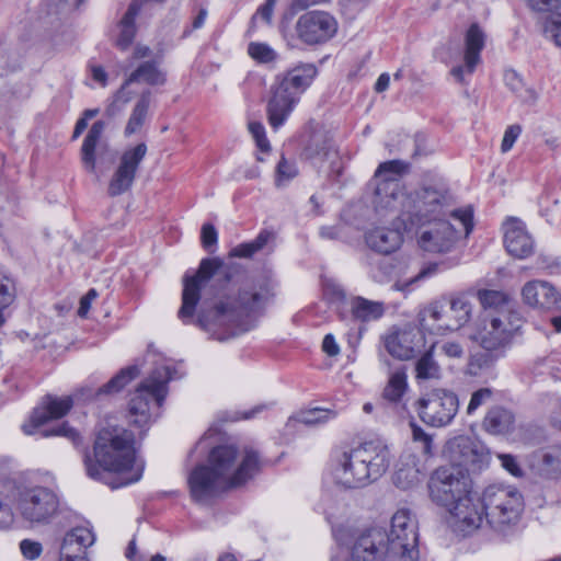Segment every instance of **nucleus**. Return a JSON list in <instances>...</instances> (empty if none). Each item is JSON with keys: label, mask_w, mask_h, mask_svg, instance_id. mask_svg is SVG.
Listing matches in <instances>:
<instances>
[{"label": "nucleus", "mask_w": 561, "mask_h": 561, "mask_svg": "<svg viewBox=\"0 0 561 561\" xmlns=\"http://www.w3.org/2000/svg\"><path fill=\"white\" fill-rule=\"evenodd\" d=\"M224 262L219 257H205L193 275L183 277L182 306L178 312L185 323H192L196 306L201 299V290L215 275L220 276L224 293L208 306L204 302L198 312L196 324L213 339L227 341L248 330L245 320L262 311L273 293L267 280L245 283L234 288L232 275L222 271Z\"/></svg>", "instance_id": "obj_1"}, {"label": "nucleus", "mask_w": 561, "mask_h": 561, "mask_svg": "<svg viewBox=\"0 0 561 561\" xmlns=\"http://www.w3.org/2000/svg\"><path fill=\"white\" fill-rule=\"evenodd\" d=\"M238 449L233 445H218L210 449L208 463L196 466L188 476L191 495L202 502L221 486L236 488L252 479L261 469L262 460L257 450L245 446L238 463Z\"/></svg>", "instance_id": "obj_2"}, {"label": "nucleus", "mask_w": 561, "mask_h": 561, "mask_svg": "<svg viewBox=\"0 0 561 561\" xmlns=\"http://www.w3.org/2000/svg\"><path fill=\"white\" fill-rule=\"evenodd\" d=\"M134 440L133 432L126 428H101L93 447L95 462L88 454L84 456L88 476L94 480H103L105 472L118 473L116 482L110 483L112 489L138 482L142 477L144 462L136 458Z\"/></svg>", "instance_id": "obj_3"}, {"label": "nucleus", "mask_w": 561, "mask_h": 561, "mask_svg": "<svg viewBox=\"0 0 561 561\" xmlns=\"http://www.w3.org/2000/svg\"><path fill=\"white\" fill-rule=\"evenodd\" d=\"M389 466L388 447L380 442H365L334 455L332 476L344 489H359L377 481Z\"/></svg>", "instance_id": "obj_4"}, {"label": "nucleus", "mask_w": 561, "mask_h": 561, "mask_svg": "<svg viewBox=\"0 0 561 561\" xmlns=\"http://www.w3.org/2000/svg\"><path fill=\"white\" fill-rule=\"evenodd\" d=\"M447 193L448 190L444 184L424 185L409 194L403 193L399 198L397 218L404 231L411 232L414 227L438 217L447 204Z\"/></svg>", "instance_id": "obj_5"}, {"label": "nucleus", "mask_w": 561, "mask_h": 561, "mask_svg": "<svg viewBox=\"0 0 561 561\" xmlns=\"http://www.w3.org/2000/svg\"><path fill=\"white\" fill-rule=\"evenodd\" d=\"M485 523L495 531L503 533L516 525L524 510L522 493L514 486L492 484L482 493Z\"/></svg>", "instance_id": "obj_6"}, {"label": "nucleus", "mask_w": 561, "mask_h": 561, "mask_svg": "<svg viewBox=\"0 0 561 561\" xmlns=\"http://www.w3.org/2000/svg\"><path fill=\"white\" fill-rule=\"evenodd\" d=\"M15 510L31 526H46L61 512L60 497L48 486H24L18 491Z\"/></svg>", "instance_id": "obj_7"}, {"label": "nucleus", "mask_w": 561, "mask_h": 561, "mask_svg": "<svg viewBox=\"0 0 561 561\" xmlns=\"http://www.w3.org/2000/svg\"><path fill=\"white\" fill-rule=\"evenodd\" d=\"M410 167L403 160H390L377 168L370 185L374 186L373 205L378 215L385 217L399 208V198L403 194L400 179L409 173Z\"/></svg>", "instance_id": "obj_8"}, {"label": "nucleus", "mask_w": 561, "mask_h": 561, "mask_svg": "<svg viewBox=\"0 0 561 561\" xmlns=\"http://www.w3.org/2000/svg\"><path fill=\"white\" fill-rule=\"evenodd\" d=\"M72 405V397L58 398L51 394L45 396L42 405L33 410L30 423L22 426L23 432L27 435H32L38 430L42 437L61 436L77 445L80 440V435L73 427L69 426L67 422L41 428L49 420L65 416L71 410Z\"/></svg>", "instance_id": "obj_9"}, {"label": "nucleus", "mask_w": 561, "mask_h": 561, "mask_svg": "<svg viewBox=\"0 0 561 561\" xmlns=\"http://www.w3.org/2000/svg\"><path fill=\"white\" fill-rule=\"evenodd\" d=\"M171 379V368H156L136 389L129 401V414L134 416L133 424L140 428L151 423L150 402L153 400L160 408L167 396V383Z\"/></svg>", "instance_id": "obj_10"}, {"label": "nucleus", "mask_w": 561, "mask_h": 561, "mask_svg": "<svg viewBox=\"0 0 561 561\" xmlns=\"http://www.w3.org/2000/svg\"><path fill=\"white\" fill-rule=\"evenodd\" d=\"M428 490L432 501L449 512L471 492V479L461 468L439 467L430 478Z\"/></svg>", "instance_id": "obj_11"}, {"label": "nucleus", "mask_w": 561, "mask_h": 561, "mask_svg": "<svg viewBox=\"0 0 561 561\" xmlns=\"http://www.w3.org/2000/svg\"><path fill=\"white\" fill-rule=\"evenodd\" d=\"M419 535L416 524L411 518L409 510L397 511L392 518L389 531H387V546L393 558L400 561H417Z\"/></svg>", "instance_id": "obj_12"}, {"label": "nucleus", "mask_w": 561, "mask_h": 561, "mask_svg": "<svg viewBox=\"0 0 561 561\" xmlns=\"http://www.w3.org/2000/svg\"><path fill=\"white\" fill-rule=\"evenodd\" d=\"M416 405L422 422L433 427H443L456 416L459 400L457 394L450 390L434 389L419 399Z\"/></svg>", "instance_id": "obj_13"}, {"label": "nucleus", "mask_w": 561, "mask_h": 561, "mask_svg": "<svg viewBox=\"0 0 561 561\" xmlns=\"http://www.w3.org/2000/svg\"><path fill=\"white\" fill-rule=\"evenodd\" d=\"M419 230L417 243L430 253H447L454 249L460 238L456 228L447 220L434 217L414 227Z\"/></svg>", "instance_id": "obj_14"}, {"label": "nucleus", "mask_w": 561, "mask_h": 561, "mask_svg": "<svg viewBox=\"0 0 561 561\" xmlns=\"http://www.w3.org/2000/svg\"><path fill=\"white\" fill-rule=\"evenodd\" d=\"M336 31V20L325 11L306 12L298 18L295 25L297 38L309 46L327 43Z\"/></svg>", "instance_id": "obj_15"}, {"label": "nucleus", "mask_w": 561, "mask_h": 561, "mask_svg": "<svg viewBox=\"0 0 561 561\" xmlns=\"http://www.w3.org/2000/svg\"><path fill=\"white\" fill-rule=\"evenodd\" d=\"M393 558L387 546V530L373 527L359 533L351 547L350 561H386Z\"/></svg>", "instance_id": "obj_16"}, {"label": "nucleus", "mask_w": 561, "mask_h": 561, "mask_svg": "<svg viewBox=\"0 0 561 561\" xmlns=\"http://www.w3.org/2000/svg\"><path fill=\"white\" fill-rule=\"evenodd\" d=\"M389 355L400 360H409L421 354L426 346V337L420 328L405 327L393 330L382 339Z\"/></svg>", "instance_id": "obj_17"}, {"label": "nucleus", "mask_w": 561, "mask_h": 561, "mask_svg": "<svg viewBox=\"0 0 561 561\" xmlns=\"http://www.w3.org/2000/svg\"><path fill=\"white\" fill-rule=\"evenodd\" d=\"M146 153L147 146L145 142H140L123 152L119 163L108 183L107 193L110 196H119L130 190Z\"/></svg>", "instance_id": "obj_18"}, {"label": "nucleus", "mask_w": 561, "mask_h": 561, "mask_svg": "<svg viewBox=\"0 0 561 561\" xmlns=\"http://www.w3.org/2000/svg\"><path fill=\"white\" fill-rule=\"evenodd\" d=\"M446 454L450 460L448 467H458L468 474L479 471L488 462V454L473 440L466 436L454 438L447 444Z\"/></svg>", "instance_id": "obj_19"}, {"label": "nucleus", "mask_w": 561, "mask_h": 561, "mask_svg": "<svg viewBox=\"0 0 561 561\" xmlns=\"http://www.w3.org/2000/svg\"><path fill=\"white\" fill-rule=\"evenodd\" d=\"M484 512L482 499H474L470 492L457 505L449 508V524L455 531L467 536L485 522Z\"/></svg>", "instance_id": "obj_20"}, {"label": "nucleus", "mask_w": 561, "mask_h": 561, "mask_svg": "<svg viewBox=\"0 0 561 561\" xmlns=\"http://www.w3.org/2000/svg\"><path fill=\"white\" fill-rule=\"evenodd\" d=\"M302 157L313 165L321 167L324 161H330L329 176L337 181L343 172L342 163L334 150L331 138L324 131H314L306 144Z\"/></svg>", "instance_id": "obj_21"}, {"label": "nucleus", "mask_w": 561, "mask_h": 561, "mask_svg": "<svg viewBox=\"0 0 561 561\" xmlns=\"http://www.w3.org/2000/svg\"><path fill=\"white\" fill-rule=\"evenodd\" d=\"M482 327L472 335L483 350L497 351L507 345L513 337L514 329L508 328L502 317L485 311L481 320Z\"/></svg>", "instance_id": "obj_22"}, {"label": "nucleus", "mask_w": 561, "mask_h": 561, "mask_svg": "<svg viewBox=\"0 0 561 561\" xmlns=\"http://www.w3.org/2000/svg\"><path fill=\"white\" fill-rule=\"evenodd\" d=\"M140 373L137 365L127 366L122 368L113 378L99 388L82 387L75 394L78 401L94 402L101 401L104 398L111 397L122 391L131 380H134Z\"/></svg>", "instance_id": "obj_23"}, {"label": "nucleus", "mask_w": 561, "mask_h": 561, "mask_svg": "<svg viewBox=\"0 0 561 561\" xmlns=\"http://www.w3.org/2000/svg\"><path fill=\"white\" fill-rule=\"evenodd\" d=\"M485 35L479 24L473 23L467 31L465 44V65H458L450 70V75L460 83L465 81V75H472L477 65L481 61V50L484 47Z\"/></svg>", "instance_id": "obj_24"}, {"label": "nucleus", "mask_w": 561, "mask_h": 561, "mask_svg": "<svg viewBox=\"0 0 561 561\" xmlns=\"http://www.w3.org/2000/svg\"><path fill=\"white\" fill-rule=\"evenodd\" d=\"M524 302L550 312L561 311V295L550 283L530 280L522 289Z\"/></svg>", "instance_id": "obj_25"}, {"label": "nucleus", "mask_w": 561, "mask_h": 561, "mask_svg": "<svg viewBox=\"0 0 561 561\" xmlns=\"http://www.w3.org/2000/svg\"><path fill=\"white\" fill-rule=\"evenodd\" d=\"M266 113L270 125L277 129L288 118L299 99L274 79L270 89Z\"/></svg>", "instance_id": "obj_26"}, {"label": "nucleus", "mask_w": 561, "mask_h": 561, "mask_svg": "<svg viewBox=\"0 0 561 561\" xmlns=\"http://www.w3.org/2000/svg\"><path fill=\"white\" fill-rule=\"evenodd\" d=\"M504 228V245L510 255L522 260L534 253L535 241L523 221L512 218L506 221Z\"/></svg>", "instance_id": "obj_27"}, {"label": "nucleus", "mask_w": 561, "mask_h": 561, "mask_svg": "<svg viewBox=\"0 0 561 561\" xmlns=\"http://www.w3.org/2000/svg\"><path fill=\"white\" fill-rule=\"evenodd\" d=\"M319 70L314 64L298 62L286 71L276 75L275 80L300 99V95L312 84Z\"/></svg>", "instance_id": "obj_28"}, {"label": "nucleus", "mask_w": 561, "mask_h": 561, "mask_svg": "<svg viewBox=\"0 0 561 561\" xmlns=\"http://www.w3.org/2000/svg\"><path fill=\"white\" fill-rule=\"evenodd\" d=\"M94 541L92 531L85 527H75L69 530L62 540L59 551V561H88L85 548Z\"/></svg>", "instance_id": "obj_29"}, {"label": "nucleus", "mask_w": 561, "mask_h": 561, "mask_svg": "<svg viewBox=\"0 0 561 561\" xmlns=\"http://www.w3.org/2000/svg\"><path fill=\"white\" fill-rule=\"evenodd\" d=\"M402 242L403 236L399 228L391 229L379 227L370 230L366 234L367 245L371 250L385 255L397 251Z\"/></svg>", "instance_id": "obj_30"}, {"label": "nucleus", "mask_w": 561, "mask_h": 561, "mask_svg": "<svg viewBox=\"0 0 561 561\" xmlns=\"http://www.w3.org/2000/svg\"><path fill=\"white\" fill-rule=\"evenodd\" d=\"M419 328L432 334H439L447 331L444 321L447 320L445 305L443 301L436 300L421 309L416 317Z\"/></svg>", "instance_id": "obj_31"}, {"label": "nucleus", "mask_w": 561, "mask_h": 561, "mask_svg": "<svg viewBox=\"0 0 561 561\" xmlns=\"http://www.w3.org/2000/svg\"><path fill=\"white\" fill-rule=\"evenodd\" d=\"M515 416L503 407H493L485 414L482 427L492 435H506L514 431Z\"/></svg>", "instance_id": "obj_32"}, {"label": "nucleus", "mask_w": 561, "mask_h": 561, "mask_svg": "<svg viewBox=\"0 0 561 561\" xmlns=\"http://www.w3.org/2000/svg\"><path fill=\"white\" fill-rule=\"evenodd\" d=\"M351 312L355 320L369 322L380 319L385 313V304L368 300L360 296L351 299Z\"/></svg>", "instance_id": "obj_33"}, {"label": "nucleus", "mask_w": 561, "mask_h": 561, "mask_svg": "<svg viewBox=\"0 0 561 561\" xmlns=\"http://www.w3.org/2000/svg\"><path fill=\"white\" fill-rule=\"evenodd\" d=\"M449 310L446 311L447 320L444 327L448 331H455L462 328L471 318L472 307L470 301L463 297H456L450 300Z\"/></svg>", "instance_id": "obj_34"}, {"label": "nucleus", "mask_w": 561, "mask_h": 561, "mask_svg": "<svg viewBox=\"0 0 561 561\" xmlns=\"http://www.w3.org/2000/svg\"><path fill=\"white\" fill-rule=\"evenodd\" d=\"M104 129L105 123L103 121L94 122L83 140L81 159L85 169L90 172H94L95 170V148Z\"/></svg>", "instance_id": "obj_35"}, {"label": "nucleus", "mask_w": 561, "mask_h": 561, "mask_svg": "<svg viewBox=\"0 0 561 561\" xmlns=\"http://www.w3.org/2000/svg\"><path fill=\"white\" fill-rule=\"evenodd\" d=\"M165 73L161 71L154 60L141 62L127 78V83H147L149 85H163Z\"/></svg>", "instance_id": "obj_36"}, {"label": "nucleus", "mask_w": 561, "mask_h": 561, "mask_svg": "<svg viewBox=\"0 0 561 561\" xmlns=\"http://www.w3.org/2000/svg\"><path fill=\"white\" fill-rule=\"evenodd\" d=\"M434 348L435 344L433 343L427 350L419 354L420 357L415 362V377L419 380H430V379H438L442 375V369L439 364L434 359Z\"/></svg>", "instance_id": "obj_37"}, {"label": "nucleus", "mask_w": 561, "mask_h": 561, "mask_svg": "<svg viewBox=\"0 0 561 561\" xmlns=\"http://www.w3.org/2000/svg\"><path fill=\"white\" fill-rule=\"evenodd\" d=\"M150 102L151 91L149 89H146L141 92L137 103L135 104L131 111V114L125 127V135H133L140 129L147 117Z\"/></svg>", "instance_id": "obj_38"}, {"label": "nucleus", "mask_w": 561, "mask_h": 561, "mask_svg": "<svg viewBox=\"0 0 561 561\" xmlns=\"http://www.w3.org/2000/svg\"><path fill=\"white\" fill-rule=\"evenodd\" d=\"M275 238V233L271 230L263 229L257 237L250 241L241 243L230 250L231 257H252L256 252L261 251L271 240Z\"/></svg>", "instance_id": "obj_39"}, {"label": "nucleus", "mask_w": 561, "mask_h": 561, "mask_svg": "<svg viewBox=\"0 0 561 561\" xmlns=\"http://www.w3.org/2000/svg\"><path fill=\"white\" fill-rule=\"evenodd\" d=\"M408 388L407 374L403 368L396 370L389 377L383 389L382 398L391 403H398Z\"/></svg>", "instance_id": "obj_40"}, {"label": "nucleus", "mask_w": 561, "mask_h": 561, "mask_svg": "<svg viewBox=\"0 0 561 561\" xmlns=\"http://www.w3.org/2000/svg\"><path fill=\"white\" fill-rule=\"evenodd\" d=\"M478 298L484 309H490V311L494 312L495 314L504 311V308L508 302L506 295L499 290H479Z\"/></svg>", "instance_id": "obj_41"}, {"label": "nucleus", "mask_w": 561, "mask_h": 561, "mask_svg": "<svg viewBox=\"0 0 561 561\" xmlns=\"http://www.w3.org/2000/svg\"><path fill=\"white\" fill-rule=\"evenodd\" d=\"M499 356L494 351L486 350L471 355L468 362V373L472 376H478L481 370L493 367Z\"/></svg>", "instance_id": "obj_42"}, {"label": "nucleus", "mask_w": 561, "mask_h": 561, "mask_svg": "<svg viewBox=\"0 0 561 561\" xmlns=\"http://www.w3.org/2000/svg\"><path fill=\"white\" fill-rule=\"evenodd\" d=\"M419 470L413 466L399 468L393 474V483L401 490H408L419 483Z\"/></svg>", "instance_id": "obj_43"}, {"label": "nucleus", "mask_w": 561, "mask_h": 561, "mask_svg": "<svg viewBox=\"0 0 561 561\" xmlns=\"http://www.w3.org/2000/svg\"><path fill=\"white\" fill-rule=\"evenodd\" d=\"M248 54L260 64H268L277 59V53L266 43L251 42Z\"/></svg>", "instance_id": "obj_44"}, {"label": "nucleus", "mask_w": 561, "mask_h": 561, "mask_svg": "<svg viewBox=\"0 0 561 561\" xmlns=\"http://www.w3.org/2000/svg\"><path fill=\"white\" fill-rule=\"evenodd\" d=\"M335 417V412L321 408L302 411L297 415V421L305 425H317Z\"/></svg>", "instance_id": "obj_45"}, {"label": "nucleus", "mask_w": 561, "mask_h": 561, "mask_svg": "<svg viewBox=\"0 0 561 561\" xmlns=\"http://www.w3.org/2000/svg\"><path fill=\"white\" fill-rule=\"evenodd\" d=\"M543 35L561 48V13L546 16L542 21Z\"/></svg>", "instance_id": "obj_46"}, {"label": "nucleus", "mask_w": 561, "mask_h": 561, "mask_svg": "<svg viewBox=\"0 0 561 561\" xmlns=\"http://www.w3.org/2000/svg\"><path fill=\"white\" fill-rule=\"evenodd\" d=\"M14 288L11 280L0 273V327L5 322L3 310L14 300Z\"/></svg>", "instance_id": "obj_47"}, {"label": "nucleus", "mask_w": 561, "mask_h": 561, "mask_svg": "<svg viewBox=\"0 0 561 561\" xmlns=\"http://www.w3.org/2000/svg\"><path fill=\"white\" fill-rule=\"evenodd\" d=\"M528 7L536 13L551 16L561 13V0H527Z\"/></svg>", "instance_id": "obj_48"}, {"label": "nucleus", "mask_w": 561, "mask_h": 561, "mask_svg": "<svg viewBox=\"0 0 561 561\" xmlns=\"http://www.w3.org/2000/svg\"><path fill=\"white\" fill-rule=\"evenodd\" d=\"M493 397V390L490 388H480L471 394L467 407V414L471 415L481 405L488 403Z\"/></svg>", "instance_id": "obj_49"}, {"label": "nucleus", "mask_w": 561, "mask_h": 561, "mask_svg": "<svg viewBox=\"0 0 561 561\" xmlns=\"http://www.w3.org/2000/svg\"><path fill=\"white\" fill-rule=\"evenodd\" d=\"M249 131L254 138L257 148L261 152H268L271 149L270 142L265 136V128L260 122L249 123Z\"/></svg>", "instance_id": "obj_50"}, {"label": "nucleus", "mask_w": 561, "mask_h": 561, "mask_svg": "<svg viewBox=\"0 0 561 561\" xmlns=\"http://www.w3.org/2000/svg\"><path fill=\"white\" fill-rule=\"evenodd\" d=\"M218 233L214 225L204 224L201 231L202 245L209 253L214 252V247L217 244Z\"/></svg>", "instance_id": "obj_51"}, {"label": "nucleus", "mask_w": 561, "mask_h": 561, "mask_svg": "<svg viewBox=\"0 0 561 561\" xmlns=\"http://www.w3.org/2000/svg\"><path fill=\"white\" fill-rule=\"evenodd\" d=\"M141 7H142L141 0H133L128 5L127 11L123 15V18L119 22V26L136 28L135 22H136L137 15L139 14L140 10H141Z\"/></svg>", "instance_id": "obj_52"}, {"label": "nucleus", "mask_w": 561, "mask_h": 561, "mask_svg": "<svg viewBox=\"0 0 561 561\" xmlns=\"http://www.w3.org/2000/svg\"><path fill=\"white\" fill-rule=\"evenodd\" d=\"M297 174L296 165L288 162L284 157L279 160L276 167V183L279 185L282 181H288Z\"/></svg>", "instance_id": "obj_53"}, {"label": "nucleus", "mask_w": 561, "mask_h": 561, "mask_svg": "<svg viewBox=\"0 0 561 561\" xmlns=\"http://www.w3.org/2000/svg\"><path fill=\"white\" fill-rule=\"evenodd\" d=\"M20 550L24 558H26L28 560H35L41 556V553L43 551V547H42L41 542H38V541H34L31 539H23L20 542Z\"/></svg>", "instance_id": "obj_54"}, {"label": "nucleus", "mask_w": 561, "mask_h": 561, "mask_svg": "<svg viewBox=\"0 0 561 561\" xmlns=\"http://www.w3.org/2000/svg\"><path fill=\"white\" fill-rule=\"evenodd\" d=\"M520 133L522 126L518 124L511 125L506 128L501 144L502 152H507L512 149Z\"/></svg>", "instance_id": "obj_55"}, {"label": "nucleus", "mask_w": 561, "mask_h": 561, "mask_svg": "<svg viewBox=\"0 0 561 561\" xmlns=\"http://www.w3.org/2000/svg\"><path fill=\"white\" fill-rule=\"evenodd\" d=\"M451 216L461 222L465 237H468L473 228V211L471 209H456L451 211Z\"/></svg>", "instance_id": "obj_56"}, {"label": "nucleus", "mask_w": 561, "mask_h": 561, "mask_svg": "<svg viewBox=\"0 0 561 561\" xmlns=\"http://www.w3.org/2000/svg\"><path fill=\"white\" fill-rule=\"evenodd\" d=\"M497 458L501 460L502 467L512 476L517 478L523 476V470L514 456L510 454H499Z\"/></svg>", "instance_id": "obj_57"}, {"label": "nucleus", "mask_w": 561, "mask_h": 561, "mask_svg": "<svg viewBox=\"0 0 561 561\" xmlns=\"http://www.w3.org/2000/svg\"><path fill=\"white\" fill-rule=\"evenodd\" d=\"M136 36V28L133 27H121L119 35L115 42V45L121 50H127Z\"/></svg>", "instance_id": "obj_58"}, {"label": "nucleus", "mask_w": 561, "mask_h": 561, "mask_svg": "<svg viewBox=\"0 0 561 561\" xmlns=\"http://www.w3.org/2000/svg\"><path fill=\"white\" fill-rule=\"evenodd\" d=\"M437 271H438L437 263H428V264L424 265L415 276L411 277L408 282H405L402 287H408L416 282L426 279V278L435 275L437 273Z\"/></svg>", "instance_id": "obj_59"}, {"label": "nucleus", "mask_w": 561, "mask_h": 561, "mask_svg": "<svg viewBox=\"0 0 561 561\" xmlns=\"http://www.w3.org/2000/svg\"><path fill=\"white\" fill-rule=\"evenodd\" d=\"M543 463L561 473V447H554L543 455Z\"/></svg>", "instance_id": "obj_60"}, {"label": "nucleus", "mask_w": 561, "mask_h": 561, "mask_svg": "<svg viewBox=\"0 0 561 561\" xmlns=\"http://www.w3.org/2000/svg\"><path fill=\"white\" fill-rule=\"evenodd\" d=\"M505 84L514 92L519 93L523 90L524 83L520 76L513 69L504 72Z\"/></svg>", "instance_id": "obj_61"}, {"label": "nucleus", "mask_w": 561, "mask_h": 561, "mask_svg": "<svg viewBox=\"0 0 561 561\" xmlns=\"http://www.w3.org/2000/svg\"><path fill=\"white\" fill-rule=\"evenodd\" d=\"M98 297V291L94 288H91L83 297L80 299V306L78 309V316L84 318L91 307V302Z\"/></svg>", "instance_id": "obj_62"}, {"label": "nucleus", "mask_w": 561, "mask_h": 561, "mask_svg": "<svg viewBox=\"0 0 561 561\" xmlns=\"http://www.w3.org/2000/svg\"><path fill=\"white\" fill-rule=\"evenodd\" d=\"M442 352L449 358H461L465 354L463 347L457 342H445Z\"/></svg>", "instance_id": "obj_63"}, {"label": "nucleus", "mask_w": 561, "mask_h": 561, "mask_svg": "<svg viewBox=\"0 0 561 561\" xmlns=\"http://www.w3.org/2000/svg\"><path fill=\"white\" fill-rule=\"evenodd\" d=\"M14 520L11 508L0 501V530L9 528Z\"/></svg>", "instance_id": "obj_64"}]
</instances>
